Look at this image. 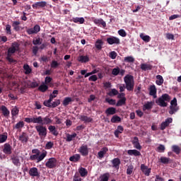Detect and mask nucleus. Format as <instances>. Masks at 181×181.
I'll use <instances>...</instances> for the list:
<instances>
[{
  "instance_id": "f257e3e1",
  "label": "nucleus",
  "mask_w": 181,
  "mask_h": 181,
  "mask_svg": "<svg viewBox=\"0 0 181 181\" xmlns=\"http://www.w3.org/2000/svg\"><path fill=\"white\" fill-rule=\"evenodd\" d=\"M31 153H33V155L30 156L29 160L30 161H36L37 163L42 161L47 156V151H42V153L40 154V150L37 148L31 150Z\"/></svg>"
},
{
  "instance_id": "f03ea898",
  "label": "nucleus",
  "mask_w": 181,
  "mask_h": 181,
  "mask_svg": "<svg viewBox=\"0 0 181 181\" xmlns=\"http://www.w3.org/2000/svg\"><path fill=\"white\" fill-rule=\"evenodd\" d=\"M170 100L171 97L168 93H164L156 100V103L160 107H167L168 103L166 102H170Z\"/></svg>"
},
{
  "instance_id": "7ed1b4c3",
  "label": "nucleus",
  "mask_w": 181,
  "mask_h": 181,
  "mask_svg": "<svg viewBox=\"0 0 181 181\" xmlns=\"http://www.w3.org/2000/svg\"><path fill=\"white\" fill-rule=\"evenodd\" d=\"M124 81L126 83V88L128 91H133L134 86V77L132 75H127L124 78Z\"/></svg>"
},
{
  "instance_id": "20e7f679",
  "label": "nucleus",
  "mask_w": 181,
  "mask_h": 181,
  "mask_svg": "<svg viewBox=\"0 0 181 181\" xmlns=\"http://www.w3.org/2000/svg\"><path fill=\"white\" fill-rule=\"evenodd\" d=\"M35 128L40 138H45L47 136V128L45 126L37 124Z\"/></svg>"
},
{
  "instance_id": "39448f33",
  "label": "nucleus",
  "mask_w": 181,
  "mask_h": 181,
  "mask_svg": "<svg viewBox=\"0 0 181 181\" xmlns=\"http://www.w3.org/2000/svg\"><path fill=\"white\" fill-rule=\"evenodd\" d=\"M53 123V120L49 118V116H46L45 117H42V116L37 117V124H39L40 125H49Z\"/></svg>"
},
{
  "instance_id": "423d86ee",
  "label": "nucleus",
  "mask_w": 181,
  "mask_h": 181,
  "mask_svg": "<svg viewBox=\"0 0 181 181\" xmlns=\"http://www.w3.org/2000/svg\"><path fill=\"white\" fill-rule=\"evenodd\" d=\"M179 110V107L177 106V99L175 98L170 101L169 114L170 115H174Z\"/></svg>"
},
{
  "instance_id": "0eeeda50",
  "label": "nucleus",
  "mask_w": 181,
  "mask_h": 181,
  "mask_svg": "<svg viewBox=\"0 0 181 181\" xmlns=\"http://www.w3.org/2000/svg\"><path fill=\"white\" fill-rule=\"evenodd\" d=\"M106 42L107 44L112 45H119L121 44V41L119 37H107Z\"/></svg>"
},
{
  "instance_id": "6e6552de",
  "label": "nucleus",
  "mask_w": 181,
  "mask_h": 181,
  "mask_svg": "<svg viewBox=\"0 0 181 181\" xmlns=\"http://www.w3.org/2000/svg\"><path fill=\"white\" fill-rule=\"evenodd\" d=\"M45 165L49 169H54L57 166V160L55 158L48 159Z\"/></svg>"
},
{
  "instance_id": "1a4fd4ad",
  "label": "nucleus",
  "mask_w": 181,
  "mask_h": 181,
  "mask_svg": "<svg viewBox=\"0 0 181 181\" xmlns=\"http://www.w3.org/2000/svg\"><path fill=\"white\" fill-rule=\"evenodd\" d=\"M47 6V2L45 1H38L35 3L33 5V9H39V8H44Z\"/></svg>"
},
{
  "instance_id": "9d476101",
  "label": "nucleus",
  "mask_w": 181,
  "mask_h": 181,
  "mask_svg": "<svg viewBox=\"0 0 181 181\" xmlns=\"http://www.w3.org/2000/svg\"><path fill=\"white\" fill-rule=\"evenodd\" d=\"M61 104V101L59 99L56 100V101L53 102V103H47V102H44V105L45 107H53L55 108L58 106H59Z\"/></svg>"
},
{
  "instance_id": "9b49d317",
  "label": "nucleus",
  "mask_w": 181,
  "mask_h": 181,
  "mask_svg": "<svg viewBox=\"0 0 181 181\" xmlns=\"http://www.w3.org/2000/svg\"><path fill=\"white\" fill-rule=\"evenodd\" d=\"M172 122L173 118L168 117V119H165V122H163L161 125H160V129H161L162 131L165 130Z\"/></svg>"
},
{
  "instance_id": "f8f14e48",
  "label": "nucleus",
  "mask_w": 181,
  "mask_h": 181,
  "mask_svg": "<svg viewBox=\"0 0 181 181\" xmlns=\"http://www.w3.org/2000/svg\"><path fill=\"white\" fill-rule=\"evenodd\" d=\"M28 174L31 177H40V172L38 171V169L36 167H33L30 168Z\"/></svg>"
},
{
  "instance_id": "ddd939ff",
  "label": "nucleus",
  "mask_w": 181,
  "mask_h": 181,
  "mask_svg": "<svg viewBox=\"0 0 181 181\" xmlns=\"http://www.w3.org/2000/svg\"><path fill=\"white\" fill-rule=\"evenodd\" d=\"M13 147L8 143H6L4 146L3 152L5 154L10 155L12 154Z\"/></svg>"
},
{
  "instance_id": "4468645a",
  "label": "nucleus",
  "mask_w": 181,
  "mask_h": 181,
  "mask_svg": "<svg viewBox=\"0 0 181 181\" xmlns=\"http://www.w3.org/2000/svg\"><path fill=\"white\" fill-rule=\"evenodd\" d=\"M79 153L81 154L83 156H87L89 154V149L88 146L86 145H83L80 147L79 148Z\"/></svg>"
},
{
  "instance_id": "2eb2a0df",
  "label": "nucleus",
  "mask_w": 181,
  "mask_h": 181,
  "mask_svg": "<svg viewBox=\"0 0 181 181\" xmlns=\"http://www.w3.org/2000/svg\"><path fill=\"white\" fill-rule=\"evenodd\" d=\"M19 50V44L17 42H13L11 47H9L7 52L15 54L16 51Z\"/></svg>"
},
{
  "instance_id": "dca6fc26",
  "label": "nucleus",
  "mask_w": 181,
  "mask_h": 181,
  "mask_svg": "<svg viewBox=\"0 0 181 181\" xmlns=\"http://www.w3.org/2000/svg\"><path fill=\"white\" fill-rule=\"evenodd\" d=\"M141 170L146 176H149L151 173V168L144 164L141 165Z\"/></svg>"
},
{
  "instance_id": "f3484780",
  "label": "nucleus",
  "mask_w": 181,
  "mask_h": 181,
  "mask_svg": "<svg viewBox=\"0 0 181 181\" xmlns=\"http://www.w3.org/2000/svg\"><path fill=\"white\" fill-rule=\"evenodd\" d=\"M153 68V66L151 65V64H148V63H142L140 65V69L142 71H151L152 69Z\"/></svg>"
},
{
  "instance_id": "a211bd4d",
  "label": "nucleus",
  "mask_w": 181,
  "mask_h": 181,
  "mask_svg": "<svg viewBox=\"0 0 181 181\" xmlns=\"http://www.w3.org/2000/svg\"><path fill=\"white\" fill-rule=\"evenodd\" d=\"M108 152V148L107 147H103L101 148L100 151L98 153V159H103L104 158V156Z\"/></svg>"
},
{
  "instance_id": "6ab92c4d",
  "label": "nucleus",
  "mask_w": 181,
  "mask_h": 181,
  "mask_svg": "<svg viewBox=\"0 0 181 181\" xmlns=\"http://www.w3.org/2000/svg\"><path fill=\"white\" fill-rule=\"evenodd\" d=\"M93 23H95V25H98V26L101 25L102 28L104 29L107 28V23L102 18H95L93 20Z\"/></svg>"
},
{
  "instance_id": "aec40b11",
  "label": "nucleus",
  "mask_w": 181,
  "mask_h": 181,
  "mask_svg": "<svg viewBox=\"0 0 181 181\" xmlns=\"http://www.w3.org/2000/svg\"><path fill=\"white\" fill-rule=\"evenodd\" d=\"M132 144H133V146L135 148H136L137 150H141L142 149V146H140V144H139V138L137 136H134V139L132 141Z\"/></svg>"
},
{
  "instance_id": "412c9836",
  "label": "nucleus",
  "mask_w": 181,
  "mask_h": 181,
  "mask_svg": "<svg viewBox=\"0 0 181 181\" xmlns=\"http://www.w3.org/2000/svg\"><path fill=\"white\" fill-rule=\"evenodd\" d=\"M11 161L12 163L14 164L16 167H19L21 165V161L18 156L13 155L11 156Z\"/></svg>"
},
{
  "instance_id": "4be33fe9",
  "label": "nucleus",
  "mask_w": 181,
  "mask_h": 181,
  "mask_svg": "<svg viewBox=\"0 0 181 181\" xmlns=\"http://www.w3.org/2000/svg\"><path fill=\"white\" fill-rule=\"evenodd\" d=\"M112 168H115V169L119 170V165L121 164V160L119 158H115L112 159Z\"/></svg>"
},
{
  "instance_id": "5701e85b",
  "label": "nucleus",
  "mask_w": 181,
  "mask_h": 181,
  "mask_svg": "<svg viewBox=\"0 0 181 181\" xmlns=\"http://www.w3.org/2000/svg\"><path fill=\"white\" fill-rule=\"evenodd\" d=\"M1 113L3 114V115L6 117H8L10 115V111L7 108L6 106L5 105H1V108H0Z\"/></svg>"
},
{
  "instance_id": "b1692460",
  "label": "nucleus",
  "mask_w": 181,
  "mask_h": 181,
  "mask_svg": "<svg viewBox=\"0 0 181 181\" xmlns=\"http://www.w3.org/2000/svg\"><path fill=\"white\" fill-rule=\"evenodd\" d=\"M18 140L21 141L22 144H27L28 141V136L26 133L23 132L21 136H19Z\"/></svg>"
},
{
  "instance_id": "393cba45",
  "label": "nucleus",
  "mask_w": 181,
  "mask_h": 181,
  "mask_svg": "<svg viewBox=\"0 0 181 181\" xmlns=\"http://www.w3.org/2000/svg\"><path fill=\"white\" fill-rule=\"evenodd\" d=\"M79 119L81 122H84L85 123H90V122H92L93 121V119L91 117H89L84 115H80Z\"/></svg>"
},
{
  "instance_id": "a878e982",
  "label": "nucleus",
  "mask_w": 181,
  "mask_h": 181,
  "mask_svg": "<svg viewBox=\"0 0 181 181\" xmlns=\"http://www.w3.org/2000/svg\"><path fill=\"white\" fill-rule=\"evenodd\" d=\"M105 114L107 117L110 115H114L116 114V109L115 107H110L105 110Z\"/></svg>"
},
{
  "instance_id": "bb28decb",
  "label": "nucleus",
  "mask_w": 181,
  "mask_h": 181,
  "mask_svg": "<svg viewBox=\"0 0 181 181\" xmlns=\"http://www.w3.org/2000/svg\"><path fill=\"white\" fill-rule=\"evenodd\" d=\"M78 172H79L81 177H86L88 175V171L83 167H81Z\"/></svg>"
},
{
  "instance_id": "cd10ccee",
  "label": "nucleus",
  "mask_w": 181,
  "mask_h": 181,
  "mask_svg": "<svg viewBox=\"0 0 181 181\" xmlns=\"http://www.w3.org/2000/svg\"><path fill=\"white\" fill-rule=\"evenodd\" d=\"M77 137V134L74 133L72 134H66V142H71L74 138Z\"/></svg>"
},
{
  "instance_id": "c85d7f7f",
  "label": "nucleus",
  "mask_w": 181,
  "mask_h": 181,
  "mask_svg": "<svg viewBox=\"0 0 181 181\" xmlns=\"http://www.w3.org/2000/svg\"><path fill=\"white\" fill-rule=\"evenodd\" d=\"M71 21L74 22V23H80L83 24L85 22V19L83 17H76V18H72Z\"/></svg>"
},
{
  "instance_id": "c756f323",
  "label": "nucleus",
  "mask_w": 181,
  "mask_h": 181,
  "mask_svg": "<svg viewBox=\"0 0 181 181\" xmlns=\"http://www.w3.org/2000/svg\"><path fill=\"white\" fill-rule=\"evenodd\" d=\"M127 153L128 155L132 156H135V157H137V156H141V153L138 151V150H128L127 151Z\"/></svg>"
},
{
  "instance_id": "7c9ffc66",
  "label": "nucleus",
  "mask_w": 181,
  "mask_h": 181,
  "mask_svg": "<svg viewBox=\"0 0 181 181\" xmlns=\"http://www.w3.org/2000/svg\"><path fill=\"white\" fill-rule=\"evenodd\" d=\"M90 61V58L88 56H80L78 57V62H81V63H87Z\"/></svg>"
},
{
  "instance_id": "2f4dec72",
  "label": "nucleus",
  "mask_w": 181,
  "mask_h": 181,
  "mask_svg": "<svg viewBox=\"0 0 181 181\" xmlns=\"http://www.w3.org/2000/svg\"><path fill=\"white\" fill-rule=\"evenodd\" d=\"M124 129L122 125L117 126V130L115 131V136H116V138H119V134H122V132H124Z\"/></svg>"
},
{
  "instance_id": "473e14b6",
  "label": "nucleus",
  "mask_w": 181,
  "mask_h": 181,
  "mask_svg": "<svg viewBox=\"0 0 181 181\" xmlns=\"http://www.w3.org/2000/svg\"><path fill=\"white\" fill-rule=\"evenodd\" d=\"M20 25H21L20 21H13L12 23L13 29H14L16 32H19L21 30Z\"/></svg>"
},
{
  "instance_id": "72a5a7b5",
  "label": "nucleus",
  "mask_w": 181,
  "mask_h": 181,
  "mask_svg": "<svg viewBox=\"0 0 181 181\" xmlns=\"http://www.w3.org/2000/svg\"><path fill=\"white\" fill-rule=\"evenodd\" d=\"M81 159V156L79 154H75L74 156H71L69 158V160L73 163H78Z\"/></svg>"
},
{
  "instance_id": "f704fd0d",
  "label": "nucleus",
  "mask_w": 181,
  "mask_h": 181,
  "mask_svg": "<svg viewBox=\"0 0 181 181\" xmlns=\"http://www.w3.org/2000/svg\"><path fill=\"white\" fill-rule=\"evenodd\" d=\"M159 162L163 164H168L171 163V159L170 158L162 156L161 158H160Z\"/></svg>"
},
{
  "instance_id": "c9c22d12",
  "label": "nucleus",
  "mask_w": 181,
  "mask_h": 181,
  "mask_svg": "<svg viewBox=\"0 0 181 181\" xmlns=\"http://www.w3.org/2000/svg\"><path fill=\"white\" fill-rule=\"evenodd\" d=\"M103 41L101 40H98L95 41V47L96 49L101 50L103 49Z\"/></svg>"
},
{
  "instance_id": "e433bc0d",
  "label": "nucleus",
  "mask_w": 181,
  "mask_h": 181,
  "mask_svg": "<svg viewBox=\"0 0 181 181\" xmlns=\"http://www.w3.org/2000/svg\"><path fill=\"white\" fill-rule=\"evenodd\" d=\"M110 175L109 173H105L103 175L100 176V181H108L110 179Z\"/></svg>"
},
{
  "instance_id": "4c0bfd02",
  "label": "nucleus",
  "mask_w": 181,
  "mask_h": 181,
  "mask_svg": "<svg viewBox=\"0 0 181 181\" xmlns=\"http://www.w3.org/2000/svg\"><path fill=\"white\" fill-rule=\"evenodd\" d=\"M48 130H49L50 132H52V135L57 136L58 135V132L56 129L55 126L54 125H50L49 127H48Z\"/></svg>"
},
{
  "instance_id": "58836bf2",
  "label": "nucleus",
  "mask_w": 181,
  "mask_h": 181,
  "mask_svg": "<svg viewBox=\"0 0 181 181\" xmlns=\"http://www.w3.org/2000/svg\"><path fill=\"white\" fill-rule=\"evenodd\" d=\"M24 122H28V123H34V124H37V117H33V118H25L24 119Z\"/></svg>"
},
{
  "instance_id": "ea45409f",
  "label": "nucleus",
  "mask_w": 181,
  "mask_h": 181,
  "mask_svg": "<svg viewBox=\"0 0 181 181\" xmlns=\"http://www.w3.org/2000/svg\"><path fill=\"white\" fill-rule=\"evenodd\" d=\"M43 39L40 37L33 39V44L34 45H40L42 44Z\"/></svg>"
},
{
  "instance_id": "a19ab883",
  "label": "nucleus",
  "mask_w": 181,
  "mask_h": 181,
  "mask_svg": "<svg viewBox=\"0 0 181 181\" xmlns=\"http://www.w3.org/2000/svg\"><path fill=\"white\" fill-rule=\"evenodd\" d=\"M156 78L158 79L156 81L157 86H161L164 81L163 76L161 75H157Z\"/></svg>"
},
{
  "instance_id": "79ce46f5",
  "label": "nucleus",
  "mask_w": 181,
  "mask_h": 181,
  "mask_svg": "<svg viewBox=\"0 0 181 181\" xmlns=\"http://www.w3.org/2000/svg\"><path fill=\"white\" fill-rule=\"evenodd\" d=\"M126 102H127V98H123L122 99H120L117 101V103H116V107H122L123 105H125Z\"/></svg>"
},
{
  "instance_id": "37998d69",
  "label": "nucleus",
  "mask_w": 181,
  "mask_h": 181,
  "mask_svg": "<svg viewBox=\"0 0 181 181\" xmlns=\"http://www.w3.org/2000/svg\"><path fill=\"white\" fill-rule=\"evenodd\" d=\"M171 148H172V151L176 153L177 155H179L180 153L181 149L179 146H176V145L172 146Z\"/></svg>"
},
{
  "instance_id": "c03bdc74",
  "label": "nucleus",
  "mask_w": 181,
  "mask_h": 181,
  "mask_svg": "<svg viewBox=\"0 0 181 181\" xmlns=\"http://www.w3.org/2000/svg\"><path fill=\"white\" fill-rule=\"evenodd\" d=\"M140 38L145 42H149L151 41V37L148 35H144V33L140 34Z\"/></svg>"
},
{
  "instance_id": "a18cd8bd",
  "label": "nucleus",
  "mask_w": 181,
  "mask_h": 181,
  "mask_svg": "<svg viewBox=\"0 0 181 181\" xmlns=\"http://www.w3.org/2000/svg\"><path fill=\"white\" fill-rule=\"evenodd\" d=\"M49 89V87L47 85L45 84H41L39 88H38V90L41 91L42 93H45V91H47Z\"/></svg>"
},
{
  "instance_id": "49530a36",
  "label": "nucleus",
  "mask_w": 181,
  "mask_h": 181,
  "mask_svg": "<svg viewBox=\"0 0 181 181\" xmlns=\"http://www.w3.org/2000/svg\"><path fill=\"white\" fill-rule=\"evenodd\" d=\"M7 139H8L7 133L4 134H0V144H4L5 142H6Z\"/></svg>"
},
{
  "instance_id": "de8ad7c7",
  "label": "nucleus",
  "mask_w": 181,
  "mask_h": 181,
  "mask_svg": "<svg viewBox=\"0 0 181 181\" xmlns=\"http://www.w3.org/2000/svg\"><path fill=\"white\" fill-rule=\"evenodd\" d=\"M23 127H25V122L23 121H20L15 126H13V129H20Z\"/></svg>"
},
{
  "instance_id": "09e8293b",
  "label": "nucleus",
  "mask_w": 181,
  "mask_h": 181,
  "mask_svg": "<svg viewBox=\"0 0 181 181\" xmlns=\"http://www.w3.org/2000/svg\"><path fill=\"white\" fill-rule=\"evenodd\" d=\"M153 106V105L152 104V103L148 102V103H146L144 105H143V111H146V110H149L152 108Z\"/></svg>"
},
{
  "instance_id": "8fccbe9b",
  "label": "nucleus",
  "mask_w": 181,
  "mask_h": 181,
  "mask_svg": "<svg viewBox=\"0 0 181 181\" xmlns=\"http://www.w3.org/2000/svg\"><path fill=\"white\" fill-rule=\"evenodd\" d=\"M110 122L112 123L121 122V118L117 115H113Z\"/></svg>"
},
{
  "instance_id": "3c124183",
  "label": "nucleus",
  "mask_w": 181,
  "mask_h": 181,
  "mask_svg": "<svg viewBox=\"0 0 181 181\" xmlns=\"http://www.w3.org/2000/svg\"><path fill=\"white\" fill-rule=\"evenodd\" d=\"M71 102H72L71 98H69V97L65 98L63 100V105L64 107H66L69 105V103H71Z\"/></svg>"
},
{
  "instance_id": "603ef678",
  "label": "nucleus",
  "mask_w": 181,
  "mask_h": 181,
  "mask_svg": "<svg viewBox=\"0 0 181 181\" xmlns=\"http://www.w3.org/2000/svg\"><path fill=\"white\" fill-rule=\"evenodd\" d=\"M19 114V109L16 106L15 107H13L11 110V115L12 117H16Z\"/></svg>"
},
{
  "instance_id": "864d4df0",
  "label": "nucleus",
  "mask_w": 181,
  "mask_h": 181,
  "mask_svg": "<svg viewBox=\"0 0 181 181\" xmlns=\"http://www.w3.org/2000/svg\"><path fill=\"white\" fill-rule=\"evenodd\" d=\"M157 93V89L155 85H152L150 88V95H155Z\"/></svg>"
},
{
  "instance_id": "5fc2aeb1",
  "label": "nucleus",
  "mask_w": 181,
  "mask_h": 181,
  "mask_svg": "<svg viewBox=\"0 0 181 181\" xmlns=\"http://www.w3.org/2000/svg\"><path fill=\"white\" fill-rule=\"evenodd\" d=\"M124 62H127V63H134V57H124Z\"/></svg>"
},
{
  "instance_id": "6e6d98bb",
  "label": "nucleus",
  "mask_w": 181,
  "mask_h": 181,
  "mask_svg": "<svg viewBox=\"0 0 181 181\" xmlns=\"http://www.w3.org/2000/svg\"><path fill=\"white\" fill-rule=\"evenodd\" d=\"M23 69L25 70V74L28 75V74H31L32 69H31L30 67H29V66L28 64L27 65H24L23 66Z\"/></svg>"
},
{
  "instance_id": "4d7b16f0",
  "label": "nucleus",
  "mask_w": 181,
  "mask_h": 181,
  "mask_svg": "<svg viewBox=\"0 0 181 181\" xmlns=\"http://www.w3.org/2000/svg\"><path fill=\"white\" fill-rule=\"evenodd\" d=\"M118 94H119V91L115 88H112L111 91H110L109 93V95L110 97L118 95Z\"/></svg>"
},
{
  "instance_id": "13d9d810",
  "label": "nucleus",
  "mask_w": 181,
  "mask_h": 181,
  "mask_svg": "<svg viewBox=\"0 0 181 181\" xmlns=\"http://www.w3.org/2000/svg\"><path fill=\"white\" fill-rule=\"evenodd\" d=\"M120 72V69L119 67L113 68L112 71V76H118Z\"/></svg>"
},
{
  "instance_id": "bf43d9fd",
  "label": "nucleus",
  "mask_w": 181,
  "mask_h": 181,
  "mask_svg": "<svg viewBox=\"0 0 181 181\" xmlns=\"http://www.w3.org/2000/svg\"><path fill=\"white\" fill-rule=\"evenodd\" d=\"M53 147H54V142L48 141V142L46 144L45 149L49 150V149H51V148H53Z\"/></svg>"
},
{
  "instance_id": "052dcab7",
  "label": "nucleus",
  "mask_w": 181,
  "mask_h": 181,
  "mask_svg": "<svg viewBox=\"0 0 181 181\" xmlns=\"http://www.w3.org/2000/svg\"><path fill=\"white\" fill-rule=\"evenodd\" d=\"M134 170V166L133 165H129L127 169V175H132Z\"/></svg>"
},
{
  "instance_id": "680f3d73",
  "label": "nucleus",
  "mask_w": 181,
  "mask_h": 181,
  "mask_svg": "<svg viewBox=\"0 0 181 181\" xmlns=\"http://www.w3.org/2000/svg\"><path fill=\"white\" fill-rule=\"evenodd\" d=\"M11 26L9 24L6 25V33L7 35H12Z\"/></svg>"
},
{
  "instance_id": "e2e57ef3",
  "label": "nucleus",
  "mask_w": 181,
  "mask_h": 181,
  "mask_svg": "<svg viewBox=\"0 0 181 181\" xmlns=\"http://www.w3.org/2000/svg\"><path fill=\"white\" fill-rule=\"evenodd\" d=\"M105 101L109 103L110 105H115L116 104V100L115 99H108L106 98Z\"/></svg>"
},
{
  "instance_id": "0e129e2a",
  "label": "nucleus",
  "mask_w": 181,
  "mask_h": 181,
  "mask_svg": "<svg viewBox=\"0 0 181 181\" xmlns=\"http://www.w3.org/2000/svg\"><path fill=\"white\" fill-rule=\"evenodd\" d=\"M56 97H57V95H54L51 93L49 95V99H48L47 100H45L44 103H51L53 101L54 98H55Z\"/></svg>"
},
{
  "instance_id": "69168bd1",
  "label": "nucleus",
  "mask_w": 181,
  "mask_h": 181,
  "mask_svg": "<svg viewBox=\"0 0 181 181\" xmlns=\"http://www.w3.org/2000/svg\"><path fill=\"white\" fill-rule=\"evenodd\" d=\"M118 35L122 37H125L127 36V33L124 29H121L120 30H118Z\"/></svg>"
},
{
  "instance_id": "338daca9",
  "label": "nucleus",
  "mask_w": 181,
  "mask_h": 181,
  "mask_svg": "<svg viewBox=\"0 0 181 181\" xmlns=\"http://www.w3.org/2000/svg\"><path fill=\"white\" fill-rule=\"evenodd\" d=\"M58 66H59V63H58L57 61L53 60L51 64V67L52 69H56Z\"/></svg>"
},
{
  "instance_id": "774afa93",
  "label": "nucleus",
  "mask_w": 181,
  "mask_h": 181,
  "mask_svg": "<svg viewBox=\"0 0 181 181\" xmlns=\"http://www.w3.org/2000/svg\"><path fill=\"white\" fill-rule=\"evenodd\" d=\"M29 88H35L36 87L39 86V83H37V82H31L29 85H28Z\"/></svg>"
}]
</instances>
